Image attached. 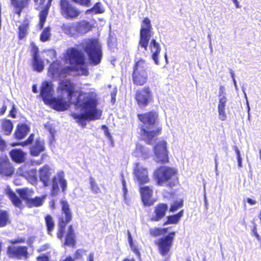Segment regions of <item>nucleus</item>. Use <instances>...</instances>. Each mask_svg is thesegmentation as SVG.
Here are the masks:
<instances>
[{
	"instance_id": "37",
	"label": "nucleus",
	"mask_w": 261,
	"mask_h": 261,
	"mask_svg": "<svg viewBox=\"0 0 261 261\" xmlns=\"http://www.w3.org/2000/svg\"><path fill=\"white\" fill-rule=\"evenodd\" d=\"M1 126L4 134L9 136L13 130V124L10 120L4 119L2 121Z\"/></svg>"
},
{
	"instance_id": "55",
	"label": "nucleus",
	"mask_w": 261,
	"mask_h": 261,
	"mask_svg": "<svg viewBox=\"0 0 261 261\" xmlns=\"http://www.w3.org/2000/svg\"><path fill=\"white\" fill-rule=\"evenodd\" d=\"M7 106L5 100L3 101L2 107L0 109V116L3 115L6 112Z\"/></svg>"
},
{
	"instance_id": "59",
	"label": "nucleus",
	"mask_w": 261,
	"mask_h": 261,
	"mask_svg": "<svg viewBox=\"0 0 261 261\" xmlns=\"http://www.w3.org/2000/svg\"><path fill=\"white\" fill-rule=\"evenodd\" d=\"M127 234L129 243L130 245L132 246L133 245V238L131 236V233L129 230H127Z\"/></svg>"
},
{
	"instance_id": "47",
	"label": "nucleus",
	"mask_w": 261,
	"mask_h": 261,
	"mask_svg": "<svg viewBox=\"0 0 261 261\" xmlns=\"http://www.w3.org/2000/svg\"><path fill=\"white\" fill-rule=\"evenodd\" d=\"M183 205L184 200L182 199L175 200L171 205L169 210L170 212L174 213L177 211L178 209L181 208Z\"/></svg>"
},
{
	"instance_id": "63",
	"label": "nucleus",
	"mask_w": 261,
	"mask_h": 261,
	"mask_svg": "<svg viewBox=\"0 0 261 261\" xmlns=\"http://www.w3.org/2000/svg\"><path fill=\"white\" fill-rule=\"evenodd\" d=\"M246 201L250 204V205H254L256 204V201L255 200L252 199L250 198H247L246 199Z\"/></svg>"
},
{
	"instance_id": "38",
	"label": "nucleus",
	"mask_w": 261,
	"mask_h": 261,
	"mask_svg": "<svg viewBox=\"0 0 261 261\" xmlns=\"http://www.w3.org/2000/svg\"><path fill=\"white\" fill-rule=\"evenodd\" d=\"M46 195H43L42 197L36 196L34 198H31L27 203V205L29 207H39L43 204Z\"/></svg>"
},
{
	"instance_id": "29",
	"label": "nucleus",
	"mask_w": 261,
	"mask_h": 261,
	"mask_svg": "<svg viewBox=\"0 0 261 261\" xmlns=\"http://www.w3.org/2000/svg\"><path fill=\"white\" fill-rule=\"evenodd\" d=\"M79 70L82 71L81 75L87 76L89 74L87 68L85 67L79 68L72 65L67 66L62 68L60 71L59 74L62 76H66L70 75L73 71H78Z\"/></svg>"
},
{
	"instance_id": "46",
	"label": "nucleus",
	"mask_w": 261,
	"mask_h": 261,
	"mask_svg": "<svg viewBox=\"0 0 261 261\" xmlns=\"http://www.w3.org/2000/svg\"><path fill=\"white\" fill-rule=\"evenodd\" d=\"M50 29L49 27H47L41 32L40 40L42 42H46L50 39Z\"/></svg>"
},
{
	"instance_id": "40",
	"label": "nucleus",
	"mask_w": 261,
	"mask_h": 261,
	"mask_svg": "<svg viewBox=\"0 0 261 261\" xmlns=\"http://www.w3.org/2000/svg\"><path fill=\"white\" fill-rule=\"evenodd\" d=\"M86 250L84 249H77L74 254L73 258L71 256H67L62 261H74L83 259V256L86 254Z\"/></svg>"
},
{
	"instance_id": "45",
	"label": "nucleus",
	"mask_w": 261,
	"mask_h": 261,
	"mask_svg": "<svg viewBox=\"0 0 261 261\" xmlns=\"http://www.w3.org/2000/svg\"><path fill=\"white\" fill-rule=\"evenodd\" d=\"M89 184L90 189L93 193L97 194L101 192L99 187L96 182L95 179L93 177H90Z\"/></svg>"
},
{
	"instance_id": "12",
	"label": "nucleus",
	"mask_w": 261,
	"mask_h": 261,
	"mask_svg": "<svg viewBox=\"0 0 261 261\" xmlns=\"http://www.w3.org/2000/svg\"><path fill=\"white\" fill-rule=\"evenodd\" d=\"M152 28L149 18L145 17L141 24L139 45L147 50L149 41L153 35Z\"/></svg>"
},
{
	"instance_id": "36",
	"label": "nucleus",
	"mask_w": 261,
	"mask_h": 261,
	"mask_svg": "<svg viewBox=\"0 0 261 261\" xmlns=\"http://www.w3.org/2000/svg\"><path fill=\"white\" fill-rule=\"evenodd\" d=\"M16 192L20 197L25 201L26 203L30 199V197L34 193L33 189H29L27 188L17 189Z\"/></svg>"
},
{
	"instance_id": "9",
	"label": "nucleus",
	"mask_w": 261,
	"mask_h": 261,
	"mask_svg": "<svg viewBox=\"0 0 261 261\" xmlns=\"http://www.w3.org/2000/svg\"><path fill=\"white\" fill-rule=\"evenodd\" d=\"M60 203L61 205L62 215L58 217L59 228L57 236L59 239H62L66 226L72 220V213L67 201L61 200Z\"/></svg>"
},
{
	"instance_id": "60",
	"label": "nucleus",
	"mask_w": 261,
	"mask_h": 261,
	"mask_svg": "<svg viewBox=\"0 0 261 261\" xmlns=\"http://www.w3.org/2000/svg\"><path fill=\"white\" fill-rule=\"evenodd\" d=\"M102 128L105 130V135L108 137H110V133L109 132L108 127L105 125H102Z\"/></svg>"
},
{
	"instance_id": "51",
	"label": "nucleus",
	"mask_w": 261,
	"mask_h": 261,
	"mask_svg": "<svg viewBox=\"0 0 261 261\" xmlns=\"http://www.w3.org/2000/svg\"><path fill=\"white\" fill-rule=\"evenodd\" d=\"M47 157H48V155L47 153H42L41 154L40 159L35 162V164L39 165H41V164H43Z\"/></svg>"
},
{
	"instance_id": "49",
	"label": "nucleus",
	"mask_w": 261,
	"mask_h": 261,
	"mask_svg": "<svg viewBox=\"0 0 261 261\" xmlns=\"http://www.w3.org/2000/svg\"><path fill=\"white\" fill-rule=\"evenodd\" d=\"M149 234L153 237H158L162 236L160 228L159 227L150 228Z\"/></svg>"
},
{
	"instance_id": "30",
	"label": "nucleus",
	"mask_w": 261,
	"mask_h": 261,
	"mask_svg": "<svg viewBox=\"0 0 261 261\" xmlns=\"http://www.w3.org/2000/svg\"><path fill=\"white\" fill-rule=\"evenodd\" d=\"M75 244L76 238L74 230L72 225H70L68 227V230L65 235L64 245L71 246L73 248L75 247Z\"/></svg>"
},
{
	"instance_id": "27",
	"label": "nucleus",
	"mask_w": 261,
	"mask_h": 261,
	"mask_svg": "<svg viewBox=\"0 0 261 261\" xmlns=\"http://www.w3.org/2000/svg\"><path fill=\"white\" fill-rule=\"evenodd\" d=\"M9 154L12 161L15 163L21 164L26 160L27 153L20 149H13Z\"/></svg>"
},
{
	"instance_id": "62",
	"label": "nucleus",
	"mask_w": 261,
	"mask_h": 261,
	"mask_svg": "<svg viewBox=\"0 0 261 261\" xmlns=\"http://www.w3.org/2000/svg\"><path fill=\"white\" fill-rule=\"evenodd\" d=\"M233 149H234V151H235V152H236V155H237V158H240V157H241V156L240 152V150H239V149H238V148L237 146H234L233 147Z\"/></svg>"
},
{
	"instance_id": "14",
	"label": "nucleus",
	"mask_w": 261,
	"mask_h": 261,
	"mask_svg": "<svg viewBox=\"0 0 261 261\" xmlns=\"http://www.w3.org/2000/svg\"><path fill=\"white\" fill-rule=\"evenodd\" d=\"M64 59L70 65L82 67L85 63V57L81 50L71 47L68 48L65 54Z\"/></svg>"
},
{
	"instance_id": "48",
	"label": "nucleus",
	"mask_w": 261,
	"mask_h": 261,
	"mask_svg": "<svg viewBox=\"0 0 261 261\" xmlns=\"http://www.w3.org/2000/svg\"><path fill=\"white\" fill-rule=\"evenodd\" d=\"M136 151L138 153H140L144 159L148 157V152L145 150L144 146L141 145L137 146Z\"/></svg>"
},
{
	"instance_id": "33",
	"label": "nucleus",
	"mask_w": 261,
	"mask_h": 261,
	"mask_svg": "<svg viewBox=\"0 0 261 261\" xmlns=\"http://www.w3.org/2000/svg\"><path fill=\"white\" fill-rule=\"evenodd\" d=\"M30 27V21L28 18L23 20L22 22L18 28V38L21 40L25 38L28 35Z\"/></svg>"
},
{
	"instance_id": "11",
	"label": "nucleus",
	"mask_w": 261,
	"mask_h": 261,
	"mask_svg": "<svg viewBox=\"0 0 261 261\" xmlns=\"http://www.w3.org/2000/svg\"><path fill=\"white\" fill-rule=\"evenodd\" d=\"M175 234V231H171L168 234L160 238L154 242L161 255L165 256L170 254Z\"/></svg>"
},
{
	"instance_id": "21",
	"label": "nucleus",
	"mask_w": 261,
	"mask_h": 261,
	"mask_svg": "<svg viewBox=\"0 0 261 261\" xmlns=\"http://www.w3.org/2000/svg\"><path fill=\"white\" fill-rule=\"evenodd\" d=\"M70 101H66L64 98L62 96L54 97L47 105L49 106L53 109L62 112L67 110L70 107Z\"/></svg>"
},
{
	"instance_id": "64",
	"label": "nucleus",
	"mask_w": 261,
	"mask_h": 261,
	"mask_svg": "<svg viewBox=\"0 0 261 261\" xmlns=\"http://www.w3.org/2000/svg\"><path fill=\"white\" fill-rule=\"evenodd\" d=\"M49 206L50 208L53 210L55 208V201L54 200H51L49 201Z\"/></svg>"
},
{
	"instance_id": "53",
	"label": "nucleus",
	"mask_w": 261,
	"mask_h": 261,
	"mask_svg": "<svg viewBox=\"0 0 261 261\" xmlns=\"http://www.w3.org/2000/svg\"><path fill=\"white\" fill-rule=\"evenodd\" d=\"M17 110L15 108V105L13 104L11 109L9 112V115L13 118H15L16 117Z\"/></svg>"
},
{
	"instance_id": "24",
	"label": "nucleus",
	"mask_w": 261,
	"mask_h": 261,
	"mask_svg": "<svg viewBox=\"0 0 261 261\" xmlns=\"http://www.w3.org/2000/svg\"><path fill=\"white\" fill-rule=\"evenodd\" d=\"M60 88L62 91L67 93L68 99L70 101L75 93V85L69 79H65L61 81Z\"/></svg>"
},
{
	"instance_id": "15",
	"label": "nucleus",
	"mask_w": 261,
	"mask_h": 261,
	"mask_svg": "<svg viewBox=\"0 0 261 261\" xmlns=\"http://www.w3.org/2000/svg\"><path fill=\"white\" fill-rule=\"evenodd\" d=\"M33 1L35 6V9L37 10H40L39 13V21L38 26L40 29H42L46 21L53 0Z\"/></svg>"
},
{
	"instance_id": "18",
	"label": "nucleus",
	"mask_w": 261,
	"mask_h": 261,
	"mask_svg": "<svg viewBox=\"0 0 261 261\" xmlns=\"http://www.w3.org/2000/svg\"><path fill=\"white\" fill-rule=\"evenodd\" d=\"M31 52L32 53V65L34 71L41 72L44 68L43 60L39 57V50L38 46L33 42H31Z\"/></svg>"
},
{
	"instance_id": "20",
	"label": "nucleus",
	"mask_w": 261,
	"mask_h": 261,
	"mask_svg": "<svg viewBox=\"0 0 261 261\" xmlns=\"http://www.w3.org/2000/svg\"><path fill=\"white\" fill-rule=\"evenodd\" d=\"M15 172V168L7 156H0V175L11 177Z\"/></svg>"
},
{
	"instance_id": "52",
	"label": "nucleus",
	"mask_w": 261,
	"mask_h": 261,
	"mask_svg": "<svg viewBox=\"0 0 261 261\" xmlns=\"http://www.w3.org/2000/svg\"><path fill=\"white\" fill-rule=\"evenodd\" d=\"M7 148V144L6 141L2 138L0 135V151L3 152Z\"/></svg>"
},
{
	"instance_id": "57",
	"label": "nucleus",
	"mask_w": 261,
	"mask_h": 261,
	"mask_svg": "<svg viewBox=\"0 0 261 261\" xmlns=\"http://www.w3.org/2000/svg\"><path fill=\"white\" fill-rule=\"evenodd\" d=\"M49 247V245L48 244H45L41 246L37 250V251L39 253L45 251L47 250Z\"/></svg>"
},
{
	"instance_id": "19",
	"label": "nucleus",
	"mask_w": 261,
	"mask_h": 261,
	"mask_svg": "<svg viewBox=\"0 0 261 261\" xmlns=\"http://www.w3.org/2000/svg\"><path fill=\"white\" fill-rule=\"evenodd\" d=\"M17 173L19 176L25 178L32 185H37L38 178L37 170L35 168L28 169L23 165L17 169Z\"/></svg>"
},
{
	"instance_id": "28",
	"label": "nucleus",
	"mask_w": 261,
	"mask_h": 261,
	"mask_svg": "<svg viewBox=\"0 0 261 261\" xmlns=\"http://www.w3.org/2000/svg\"><path fill=\"white\" fill-rule=\"evenodd\" d=\"M139 191L144 204L150 205L152 204L151 198L152 195V189L148 186H144L140 187Z\"/></svg>"
},
{
	"instance_id": "56",
	"label": "nucleus",
	"mask_w": 261,
	"mask_h": 261,
	"mask_svg": "<svg viewBox=\"0 0 261 261\" xmlns=\"http://www.w3.org/2000/svg\"><path fill=\"white\" fill-rule=\"evenodd\" d=\"M36 260L37 261H49L48 256L45 254L37 256Z\"/></svg>"
},
{
	"instance_id": "2",
	"label": "nucleus",
	"mask_w": 261,
	"mask_h": 261,
	"mask_svg": "<svg viewBox=\"0 0 261 261\" xmlns=\"http://www.w3.org/2000/svg\"><path fill=\"white\" fill-rule=\"evenodd\" d=\"M137 118L143 124L140 127L141 136L148 144L152 145L162 130L161 126H155L159 119L158 112L152 110L138 114Z\"/></svg>"
},
{
	"instance_id": "7",
	"label": "nucleus",
	"mask_w": 261,
	"mask_h": 261,
	"mask_svg": "<svg viewBox=\"0 0 261 261\" xmlns=\"http://www.w3.org/2000/svg\"><path fill=\"white\" fill-rule=\"evenodd\" d=\"M132 78L133 83L137 86H143L147 83V64L145 60L140 59L135 62L133 66Z\"/></svg>"
},
{
	"instance_id": "3",
	"label": "nucleus",
	"mask_w": 261,
	"mask_h": 261,
	"mask_svg": "<svg viewBox=\"0 0 261 261\" xmlns=\"http://www.w3.org/2000/svg\"><path fill=\"white\" fill-rule=\"evenodd\" d=\"M82 94H80L79 96L76 98L74 102L75 108H81L85 110V113H71V116L75 120V121L82 126L85 127L87 124L86 120H94L100 118L102 115V111L98 110L97 107V100L91 97H87L86 101L81 102L80 96Z\"/></svg>"
},
{
	"instance_id": "8",
	"label": "nucleus",
	"mask_w": 261,
	"mask_h": 261,
	"mask_svg": "<svg viewBox=\"0 0 261 261\" xmlns=\"http://www.w3.org/2000/svg\"><path fill=\"white\" fill-rule=\"evenodd\" d=\"M25 242V239L23 237L10 240L9 242L12 245L7 247V253L8 256L13 259L27 260L29 257L28 247L26 246L14 245L18 244H23Z\"/></svg>"
},
{
	"instance_id": "39",
	"label": "nucleus",
	"mask_w": 261,
	"mask_h": 261,
	"mask_svg": "<svg viewBox=\"0 0 261 261\" xmlns=\"http://www.w3.org/2000/svg\"><path fill=\"white\" fill-rule=\"evenodd\" d=\"M45 223L46 227L47 233L52 235V232L54 230L55 223L53 217L50 215H46L44 217Z\"/></svg>"
},
{
	"instance_id": "23",
	"label": "nucleus",
	"mask_w": 261,
	"mask_h": 261,
	"mask_svg": "<svg viewBox=\"0 0 261 261\" xmlns=\"http://www.w3.org/2000/svg\"><path fill=\"white\" fill-rule=\"evenodd\" d=\"M53 90V89L48 82L44 81L42 83L40 95L46 105L53 98L52 97Z\"/></svg>"
},
{
	"instance_id": "22",
	"label": "nucleus",
	"mask_w": 261,
	"mask_h": 261,
	"mask_svg": "<svg viewBox=\"0 0 261 261\" xmlns=\"http://www.w3.org/2000/svg\"><path fill=\"white\" fill-rule=\"evenodd\" d=\"M225 88L223 86H220L219 88V103L218 106V112L219 113V119L222 121L226 120L227 116L225 111V108L226 106L227 99L225 95H223Z\"/></svg>"
},
{
	"instance_id": "34",
	"label": "nucleus",
	"mask_w": 261,
	"mask_h": 261,
	"mask_svg": "<svg viewBox=\"0 0 261 261\" xmlns=\"http://www.w3.org/2000/svg\"><path fill=\"white\" fill-rule=\"evenodd\" d=\"M31 0H10L11 4L15 10V13L20 16L22 11L27 7Z\"/></svg>"
},
{
	"instance_id": "54",
	"label": "nucleus",
	"mask_w": 261,
	"mask_h": 261,
	"mask_svg": "<svg viewBox=\"0 0 261 261\" xmlns=\"http://www.w3.org/2000/svg\"><path fill=\"white\" fill-rule=\"evenodd\" d=\"M252 232L258 241H261V238L257 232V227L255 224L253 225L252 228Z\"/></svg>"
},
{
	"instance_id": "50",
	"label": "nucleus",
	"mask_w": 261,
	"mask_h": 261,
	"mask_svg": "<svg viewBox=\"0 0 261 261\" xmlns=\"http://www.w3.org/2000/svg\"><path fill=\"white\" fill-rule=\"evenodd\" d=\"M75 4H78L81 6L89 7L91 6V0H71Z\"/></svg>"
},
{
	"instance_id": "32",
	"label": "nucleus",
	"mask_w": 261,
	"mask_h": 261,
	"mask_svg": "<svg viewBox=\"0 0 261 261\" xmlns=\"http://www.w3.org/2000/svg\"><path fill=\"white\" fill-rule=\"evenodd\" d=\"M149 48L152 53V58L156 65H159V56L161 50L160 44L155 39H152L149 44Z\"/></svg>"
},
{
	"instance_id": "1",
	"label": "nucleus",
	"mask_w": 261,
	"mask_h": 261,
	"mask_svg": "<svg viewBox=\"0 0 261 261\" xmlns=\"http://www.w3.org/2000/svg\"><path fill=\"white\" fill-rule=\"evenodd\" d=\"M54 170L48 164H45L38 170L39 178L44 187L50 186V195L56 196L59 192V184L61 191L65 193L67 187V182L65 178L63 171L60 170L56 175L52 176Z\"/></svg>"
},
{
	"instance_id": "43",
	"label": "nucleus",
	"mask_w": 261,
	"mask_h": 261,
	"mask_svg": "<svg viewBox=\"0 0 261 261\" xmlns=\"http://www.w3.org/2000/svg\"><path fill=\"white\" fill-rule=\"evenodd\" d=\"M60 67V63L59 62H53L51 63L49 67L48 72L50 76H54L57 73L59 74V68Z\"/></svg>"
},
{
	"instance_id": "61",
	"label": "nucleus",
	"mask_w": 261,
	"mask_h": 261,
	"mask_svg": "<svg viewBox=\"0 0 261 261\" xmlns=\"http://www.w3.org/2000/svg\"><path fill=\"white\" fill-rule=\"evenodd\" d=\"M111 101H112V102L113 103H114L116 101V92L113 91V92H111Z\"/></svg>"
},
{
	"instance_id": "42",
	"label": "nucleus",
	"mask_w": 261,
	"mask_h": 261,
	"mask_svg": "<svg viewBox=\"0 0 261 261\" xmlns=\"http://www.w3.org/2000/svg\"><path fill=\"white\" fill-rule=\"evenodd\" d=\"M7 195L13 204L17 207H21L22 204V201L15 193L10 190L7 192Z\"/></svg>"
},
{
	"instance_id": "4",
	"label": "nucleus",
	"mask_w": 261,
	"mask_h": 261,
	"mask_svg": "<svg viewBox=\"0 0 261 261\" xmlns=\"http://www.w3.org/2000/svg\"><path fill=\"white\" fill-rule=\"evenodd\" d=\"M153 175L159 186L165 184L167 187L172 188L178 183L177 170L170 166H160L157 167L153 171Z\"/></svg>"
},
{
	"instance_id": "58",
	"label": "nucleus",
	"mask_w": 261,
	"mask_h": 261,
	"mask_svg": "<svg viewBox=\"0 0 261 261\" xmlns=\"http://www.w3.org/2000/svg\"><path fill=\"white\" fill-rule=\"evenodd\" d=\"M34 139V134H31L30 135V136H29V137L27 138V139L26 140L30 145L33 143Z\"/></svg>"
},
{
	"instance_id": "44",
	"label": "nucleus",
	"mask_w": 261,
	"mask_h": 261,
	"mask_svg": "<svg viewBox=\"0 0 261 261\" xmlns=\"http://www.w3.org/2000/svg\"><path fill=\"white\" fill-rule=\"evenodd\" d=\"M92 12L94 14H101L105 12L104 8L102 7L100 2L96 3L94 6L90 9L87 10L86 12Z\"/></svg>"
},
{
	"instance_id": "10",
	"label": "nucleus",
	"mask_w": 261,
	"mask_h": 261,
	"mask_svg": "<svg viewBox=\"0 0 261 261\" xmlns=\"http://www.w3.org/2000/svg\"><path fill=\"white\" fill-rule=\"evenodd\" d=\"M59 7L61 15L67 20L76 19L82 13L70 0H59Z\"/></svg>"
},
{
	"instance_id": "6",
	"label": "nucleus",
	"mask_w": 261,
	"mask_h": 261,
	"mask_svg": "<svg viewBox=\"0 0 261 261\" xmlns=\"http://www.w3.org/2000/svg\"><path fill=\"white\" fill-rule=\"evenodd\" d=\"M93 28V24L85 19L64 23L61 26V29L64 34L73 38L85 35L91 31Z\"/></svg>"
},
{
	"instance_id": "35",
	"label": "nucleus",
	"mask_w": 261,
	"mask_h": 261,
	"mask_svg": "<svg viewBox=\"0 0 261 261\" xmlns=\"http://www.w3.org/2000/svg\"><path fill=\"white\" fill-rule=\"evenodd\" d=\"M184 213V211L182 210L176 214L168 216L166 220L163 223V225L177 224L183 216Z\"/></svg>"
},
{
	"instance_id": "26",
	"label": "nucleus",
	"mask_w": 261,
	"mask_h": 261,
	"mask_svg": "<svg viewBox=\"0 0 261 261\" xmlns=\"http://www.w3.org/2000/svg\"><path fill=\"white\" fill-rule=\"evenodd\" d=\"M45 150V142L40 139L35 140V143L30 147V154L33 156H38Z\"/></svg>"
},
{
	"instance_id": "16",
	"label": "nucleus",
	"mask_w": 261,
	"mask_h": 261,
	"mask_svg": "<svg viewBox=\"0 0 261 261\" xmlns=\"http://www.w3.org/2000/svg\"><path fill=\"white\" fill-rule=\"evenodd\" d=\"M154 161L158 164H165L169 162L167 142L163 140L155 144L153 147Z\"/></svg>"
},
{
	"instance_id": "5",
	"label": "nucleus",
	"mask_w": 261,
	"mask_h": 261,
	"mask_svg": "<svg viewBox=\"0 0 261 261\" xmlns=\"http://www.w3.org/2000/svg\"><path fill=\"white\" fill-rule=\"evenodd\" d=\"M79 45L87 54L91 64L96 66L100 64L102 53L101 45L97 39H85Z\"/></svg>"
},
{
	"instance_id": "41",
	"label": "nucleus",
	"mask_w": 261,
	"mask_h": 261,
	"mask_svg": "<svg viewBox=\"0 0 261 261\" xmlns=\"http://www.w3.org/2000/svg\"><path fill=\"white\" fill-rule=\"evenodd\" d=\"M9 212L6 210H0V227H4L10 223Z\"/></svg>"
},
{
	"instance_id": "13",
	"label": "nucleus",
	"mask_w": 261,
	"mask_h": 261,
	"mask_svg": "<svg viewBox=\"0 0 261 261\" xmlns=\"http://www.w3.org/2000/svg\"><path fill=\"white\" fill-rule=\"evenodd\" d=\"M135 99L139 107L145 108L153 100V96L150 88L145 86L137 90Z\"/></svg>"
},
{
	"instance_id": "17",
	"label": "nucleus",
	"mask_w": 261,
	"mask_h": 261,
	"mask_svg": "<svg viewBox=\"0 0 261 261\" xmlns=\"http://www.w3.org/2000/svg\"><path fill=\"white\" fill-rule=\"evenodd\" d=\"M133 175L140 185L147 184L150 181L147 169L141 166L139 163L134 164Z\"/></svg>"
},
{
	"instance_id": "25",
	"label": "nucleus",
	"mask_w": 261,
	"mask_h": 261,
	"mask_svg": "<svg viewBox=\"0 0 261 261\" xmlns=\"http://www.w3.org/2000/svg\"><path fill=\"white\" fill-rule=\"evenodd\" d=\"M167 210L168 205L167 204L161 203L157 204L154 207V215L150 218V220L152 221H159L165 216Z\"/></svg>"
},
{
	"instance_id": "31",
	"label": "nucleus",
	"mask_w": 261,
	"mask_h": 261,
	"mask_svg": "<svg viewBox=\"0 0 261 261\" xmlns=\"http://www.w3.org/2000/svg\"><path fill=\"white\" fill-rule=\"evenodd\" d=\"M30 130V127L25 123H20L17 125L14 136L16 139L21 140L25 138Z\"/></svg>"
}]
</instances>
